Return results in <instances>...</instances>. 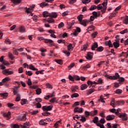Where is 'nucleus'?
<instances>
[{"instance_id": "1", "label": "nucleus", "mask_w": 128, "mask_h": 128, "mask_svg": "<svg viewBox=\"0 0 128 128\" xmlns=\"http://www.w3.org/2000/svg\"><path fill=\"white\" fill-rule=\"evenodd\" d=\"M10 69H5L2 71V74L4 76H10V74H14L13 71L10 70Z\"/></svg>"}, {"instance_id": "2", "label": "nucleus", "mask_w": 128, "mask_h": 128, "mask_svg": "<svg viewBox=\"0 0 128 128\" xmlns=\"http://www.w3.org/2000/svg\"><path fill=\"white\" fill-rule=\"evenodd\" d=\"M106 76L110 80H118V78H120V74H118V73H116L115 76H108V75H106Z\"/></svg>"}, {"instance_id": "3", "label": "nucleus", "mask_w": 128, "mask_h": 128, "mask_svg": "<svg viewBox=\"0 0 128 128\" xmlns=\"http://www.w3.org/2000/svg\"><path fill=\"white\" fill-rule=\"evenodd\" d=\"M42 110H44V112H48L50 110H52V106H43Z\"/></svg>"}, {"instance_id": "4", "label": "nucleus", "mask_w": 128, "mask_h": 128, "mask_svg": "<svg viewBox=\"0 0 128 128\" xmlns=\"http://www.w3.org/2000/svg\"><path fill=\"white\" fill-rule=\"evenodd\" d=\"M25 12H26L28 14H30L31 16H32V6H30L29 8H26Z\"/></svg>"}, {"instance_id": "5", "label": "nucleus", "mask_w": 128, "mask_h": 128, "mask_svg": "<svg viewBox=\"0 0 128 128\" xmlns=\"http://www.w3.org/2000/svg\"><path fill=\"white\" fill-rule=\"evenodd\" d=\"M93 56H94V52H88L87 54V56H86V58L88 60H90L92 58Z\"/></svg>"}, {"instance_id": "6", "label": "nucleus", "mask_w": 128, "mask_h": 128, "mask_svg": "<svg viewBox=\"0 0 128 128\" xmlns=\"http://www.w3.org/2000/svg\"><path fill=\"white\" fill-rule=\"evenodd\" d=\"M44 42L46 44H50V46H54V41L50 39H45Z\"/></svg>"}, {"instance_id": "7", "label": "nucleus", "mask_w": 128, "mask_h": 128, "mask_svg": "<svg viewBox=\"0 0 128 128\" xmlns=\"http://www.w3.org/2000/svg\"><path fill=\"white\" fill-rule=\"evenodd\" d=\"M118 116L122 118V120H128V117L126 116V113H122L118 115Z\"/></svg>"}, {"instance_id": "8", "label": "nucleus", "mask_w": 128, "mask_h": 128, "mask_svg": "<svg viewBox=\"0 0 128 128\" xmlns=\"http://www.w3.org/2000/svg\"><path fill=\"white\" fill-rule=\"evenodd\" d=\"M32 70H37L36 72V74H44V70L38 71V68H34V66H32Z\"/></svg>"}, {"instance_id": "9", "label": "nucleus", "mask_w": 128, "mask_h": 128, "mask_svg": "<svg viewBox=\"0 0 128 128\" xmlns=\"http://www.w3.org/2000/svg\"><path fill=\"white\" fill-rule=\"evenodd\" d=\"M90 22V20H82L81 22H80V24L84 26H86V24Z\"/></svg>"}, {"instance_id": "10", "label": "nucleus", "mask_w": 128, "mask_h": 128, "mask_svg": "<svg viewBox=\"0 0 128 128\" xmlns=\"http://www.w3.org/2000/svg\"><path fill=\"white\" fill-rule=\"evenodd\" d=\"M12 114L10 112H4L2 116L4 118H6L7 120H10V116Z\"/></svg>"}, {"instance_id": "11", "label": "nucleus", "mask_w": 128, "mask_h": 128, "mask_svg": "<svg viewBox=\"0 0 128 128\" xmlns=\"http://www.w3.org/2000/svg\"><path fill=\"white\" fill-rule=\"evenodd\" d=\"M38 81H33L32 82V89L33 90H38V85L36 84Z\"/></svg>"}, {"instance_id": "12", "label": "nucleus", "mask_w": 128, "mask_h": 128, "mask_svg": "<svg viewBox=\"0 0 128 128\" xmlns=\"http://www.w3.org/2000/svg\"><path fill=\"white\" fill-rule=\"evenodd\" d=\"M116 106H122V104H124V100H121L119 101H116L115 102Z\"/></svg>"}, {"instance_id": "13", "label": "nucleus", "mask_w": 128, "mask_h": 128, "mask_svg": "<svg viewBox=\"0 0 128 128\" xmlns=\"http://www.w3.org/2000/svg\"><path fill=\"white\" fill-rule=\"evenodd\" d=\"M98 48V42H94L92 46L91 50H96V48Z\"/></svg>"}, {"instance_id": "14", "label": "nucleus", "mask_w": 128, "mask_h": 128, "mask_svg": "<svg viewBox=\"0 0 128 128\" xmlns=\"http://www.w3.org/2000/svg\"><path fill=\"white\" fill-rule=\"evenodd\" d=\"M106 120H114V115H108L106 117Z\"/></svg>"}, {"instance_id": "15", "label": "nucleus", "mask_w": 128, "mask_h": 128, "mask_svg": "<svg viewBox=\"0 0 128 128\" xmlns=\"http://www.w3.org/2000/svg\"><path fill=\"white\" fill-rule=\"evenodd\" d=\"M44 20H46V22H49V24L54 22V20L50 16L48 18H45Z\"/></svg>"}, {"instance_id": "16", "label": "nucleus", "mask_w": 128, "mask_h": 128, "mask_svg": "<svg viewBox=\"0 0 128 128\" xmlns=\"http://www.w3.org/2000/svg\"><path fill=\"white\" fill-rule=\"evenodd\" d=\"M105 44L106 46H108L109 48H113L114 46V45H112V41H110V40L105 42Z\"/></svg>"}, {"instance_id": "17", "label": "nucleus", "mask_w": 128, "mask_h": 128, "mask_svg": "<svg viewBox=\"0 0 128 128\" xmlns=\"http://www.w3.org/2000/svg\"><path fill=\"white\" fill-rule=\"evenodd\" d=\"M94 90H96L94 88H90L88 90H86V92H87L86 94H87L88 96L90 94H92V92H94Z\"/></svg>"}, {"instance_id": "18", "label": "nucleus", "mask_w": 128, "mask_h": 128, "mask_svg": "<svg viewBox=\"0 0 128 128\" xmlns=\"http://www.w3.org/2000/svg\"><path fill=\"white\" fill-rule=\"evenodd\" d=\"M34 104L36 106V108H42V104H40V103L39 102H34Z\"/></svg>"}, {"instance_id": "19", "label": "nucleus", "mask_w": 128, "mask_h": 128, "mask_svg": "<svg viewBox=\"0 0 128 128\" xmlns=\"http://www.w3.org/2000/svg\"><path fill=\"white\" fill-rule=\"evenodd\" d=\"M88 86L86 84H82L80 86L81 90H86V88H88Z\"/></svg>"}, {"instance_id": "20", "label": "nucleus", "mask_w": 128, "mask_h": 128, "mask_svg": "<svg viewBox=\"0 0 128 128\" xmlns=\"http://www.w3.org/2000/svg\"><path fill=\"white\" fill-rule=\"evenodd\" d=\"M92 122H93L94 123V124H96L97 126V124H100V123H98V116H95V117L93 118Z\"/></svg>"}, {"instance_id": "21", "label": "nucleus", "mask_w": 128, "mask_h": 128, "mask_svg": "<svg viewBox=\"0 0 128 128\" xmlns=\"http://www.w3.org/2000/svg\"><path fill=\"white\" fill-rule=\"evenodd\" d=\"M74 24V20H72V22H68V28L70 30L72 26Z\"/></svg>"}, {"instance_id": "22", "label": "nucleus", "mask_w": 128, "mask_h": 128, "mask_svg": "<svg viewBox=\"0 0 128 128\" xmlns=\"http://www.w3.org/2000/svg\"><path fill=\"white\" fill-rule=\"evenodd\" d=\"M74 50V46H72V44H70L68 46V52H72Z\"/></svg>"}, {"instance_id": "23", "label": "nucleus", "mask_w": 128, "mask_h": 128, "mask_svg": "<svg viewBox=\"0 0 128 128\" xmlns=\"http://www.w3.org/2000/svg\"><path fill=\"white\" fill-rule=\"evenodd\" d=\"M28 126H30V122H26L24 123V124L23 126L22 124H20V126L22 128H28Z\"/></svg>"}, {"instance_id": "24", "label": "nucleus", "mask_w": 128, "mask_h": 128, "mask_svg": "<svg viewBox=\"0 0 128 128\" xmlns=\"http://www.w3.org/2000/svg\"><path fill=\"white\" fill-rule=\"evenodd\" d=\"M116 100L114 98H112L110 102V106H112L113 108H116Z\"/></svg>"}, {"instance_id": "25", "label": "nucleus", "mask_w": 128, "mask_h": 128, "mask_svg": "<svg viewBox=\"0 0 128 128\" xmlns=\"http://www.w3.org/2000/svg\"><path fill=\"white\" fill-rule=\"evenodd\" d=\"M94 30V26L92 25L86 29V30L87 32H92V30Z\"/></svg>"}, {"instance_id": "26", "label": "nucleus", "mask_w": 128, "mask_h": 128, "mask_svg": "<svg viewBox=\"0 0 128 128\" xmlns=\"http://www.w3.org/2000/svg\"><path fill=\"white\" fill-rule=\"evenodd\" d=\"M8 57L11 60H12L14 58V56L10 52H8Z\"/></svg>"}, {"instance_id": "27", "label": "nucleus", "mask_w": 128, "mask_h": 128, "mask_svg": "<svg viewBox=\"0 0 128 128\" xmlns=\"http://www.w3.org/2000/svg\"><path fill=\"white\" fill-rule=\"evenodd\" d=\"M44 18H48V16H50V14L48 11H44L42 14Z\"/></svg>"}, {"instance_id": "28", "label": "nucleus", "mask_w": 128, "mask_h": 128, "mask_svg": "<svg viewBox=\"0 0 128 128\" xmlns=\"http://www.w3.org/2000/svg\"><path fill=\"white\" fill-rule=\"evenodd\" d=\"M19 32H26V28H24V27L23 26H21L19 28Z\"/></svg>"}, {"instance_id": "29", "label": "nucleus", "mask_w": 128, "mask_h": 128, "mask_svg": "<svg viewBox=\"0 0 128 128\" xmlns=\"http://www.w3.org/2000/svg\"><path fill=\"white\" fill-rule=\"evenodd\" d=\"M36 94H38V96L40 94H42V90L40 88H38L36 90Z\"/></svg>"}, {"instance_id": "30", "label": "nucleus", "mask_w": 128, "mask_h": 128, "mask_svg": "<svg viewBox=\"0 0 128 128\" xmlns=\"http://www.w3.org/2000/svg\"><path fill=\"white\" fill-rule=\"evenodd\" d=\"M104 50V47H102V46H100L98 48H97L96 50V52H102Z\"/></svg>"}, {"instance_id": "31", "label": "nucleus", "mask_w": 128, "mask_h": 128, "mask_svg": "<svg viewBox=\"0 0 128 128\" xmlns=\"http://www.w3.org/2000/svg\"><path fill=\"white\" fill-rule=\"evenodd\" d=\"M40 6L41 8H44V6H48V4L44 2H42L40 4Z\"/></svg>"}, {"instance_id": "32", "label": "nucleus", "mask_w": 128, "mask_h": 128, "mask_svg": "<svg viewBox=\"0 0 128 128\" xmlns=\"http://www.w3.org/2000/svg\"><path fill=\"white\" fill-rule=\"evenodd\" d=\"M98 114V110H94L90 112V116H96Z\"/></svg>"}, {"instance_id": "33", "label": "nucleus", "mask_w": 128, "mask_h": 128, "mask_svg": "<svg viewBox=\"0 0 128 128\" xmlns=\"http://www.w3.org/2000/svg\"><path fill=\"white\" fill-rule=\"evenodd\" d=\"M0 96H3L4 98H6V96H8V92L0 93Z\"/></svg>"}, {"instance_id": "34", "label": "nucleus", "mask_w": 128, "mask_h": 128, "mask_svg": "<svg viewBox=\"0 0 128 128\" xmlns=\"http://www.w3.org/2000/svg\"><path fill=\"white\" fill-rule=\"evenodd\" d=\"M92 14L93 16L96 18L98 16H100V14H98L96 12H94Z\"/></svg>"}, {"instance_id": "35", "label": "nucleus", "mask_w": 128, "mask_h": 128, "mask_svg": "<svg viewBox=\"0 0 128 128\" xmlns=\"http://www.w3.org/2000/svg\"><path fill=\"white\" fill-rule=\"evenodd\" d=\"M50 16L52 18H58V14L56 12L52 13Z\"/></svg>"}, {"instance_id": "36", "label": "nucleus", "mask_w": 128, "mask_h": 128, "mask_svg": "<svg viewBox=\"0 0 128 128\" xmlns=\"http://www.w3.org/2000/svg\"><path fill=\"white\" fill-rule=\"evenodd\" d=\"M39 124H40V126H46V124H48V123L44 122V120H42L39 122Z\"/></svg>"}, {"instance_id": "37", "label": "nucleus", "mask_w": 128, "mask_h": 128, "mask_svg": "<svg viewBox=\"0 0 128 128\" xmlns=\"http://www.w3.org/2000/svg\"><path fill=\"white\" fill-rule=\"evenodd\" d=\"M80 95L78 93H74L71 95V98H78Z\"/></svg>"}, {"instance_id": "38", "label": "nucleus", "mask_w": 128, "mask_h": 128, "mask_svg": "<svg viewBox=\"0 0 128 128\" xmlns=\"http://www.w3.org/2000/svg\"><path fill=\"white\" fill-rule=\"evenodd\" d=\"M113 46L115 48H118L120 46V44L118 42H114Z\"/></svg>"}, {"instance_id": "39", "label": "nucleus", "mask_w": 128, "mask_h": 128, "mask_svg": "<svg viewBox=\"0 0 128 128\" xmlns=\"http://www.w3.org/2000/svg\"><path fill=\"white\" fill-rule=\"evenodd\" d=\"M14 4H20L22 0H10Z\"/></svg>"}, {"instance_id": "40", "label": "nucleus", "mask_w": 128, "mask_h": 128, "mask_svg": "<svg viewBox=\"0 0 128 128\" xmlns=\"http://www.w3.org/2000/svg\"><path fill=\"white\" fill-rule=\"evenodd\" d=\"M124 24H128V16H126L124 20L123 21Z\"/></svg>"}, {"instance_id": "41", "label": "nucleus", "mask_w": 128, "mask_h": 128, "mask_svg": "<svg viewBox=\"0 0 128 128\" xmlns=\"http://www.w3.org/2000/svg\"><path fill=\"white\" fill-rule=\"evenodd\" d=\"M8 80H10V78L8 77H6L2 80V82H8Z\"/></svg>"}, {"instance_id": "42", "label": "nucleus", "mask_w": 128, "mask_h": 128, "mask_svg": "<svg viewBox=\"0 0 128 128\" xmlns=\"http://www.w3.org/2000/svg\"><path fill=\"white\" fill-rule=\"evenodd\" d=\"M78 20L80 22H82V18H84V16L82 14H80L78 17Z\"/></svg>"}, {"instance_id": "43", "label": "nucleus", "mask_w": 128, "mask_h": 128, "mask_svg": "<svg viewBox=\"0 0 128 128\" xmlns=\"http://www.w3.org/2000/svg\"><path fill=\"white\" fill-rule=\"evenodd\" d=\"M81 119L80 120V122H84L86 121V118L84 116H81Z\"/></svg>"}, {"instance_id": "44", "label": "nucleus", "mask_w": 128, "mask_h": 128, "mask_svg": "<svg viewBox=\"0 0 128 128\" xmlns=\"http://www.w3.org/2000/svg\"><path fill=\"white\" fill-rule=\"evenodd\" d=\"M78 86H76L72 88V92H76V90H78Z\"/></svg>"}, {"instance_id": "45", "label": "nucleus", "mask_w": 128, "mask_h": 128, "mask_svg": "<svg viewBox=\"0 0 128 128\" xmlns=\"http://www.w3.org/2000/svg\"><path fill=\"white\" fill-rule=\"evenodd\" d=\"M55 62H57V64H63L62 60H55Z\"/></svg>"}, {"instance_id": "46", "label": "nucleus", "mask_w": 128, "mask_h": 128, "mask_svg": "<svg viewBox=\"0 0 128 128\" xmlns=\"http://www.w3.org/2000/svg\"><path fill=\"white\" fill-rule=\"evenodd\" d=\"M15 100L16 102H20V94L16 95V98Z\"/></svg>"}, {"instance_id": "47", "label": "nucleus", "mask_w": 128, "mask_h": 128, "mask_svg": "<svg viewBox=\"0 0 128 128\" xmlns=\"http://www.w3.org/2000/svg\"><path fill=\"white\" fill-rule=\"evenodd\" d=\"M86 48H88V44H85L82 47V50H86Z\"/></svg>"}, {"instance_id": "48", "label": "nucleus", "mask_w": 128, "mask_h": 128, "mask_svg": "<svg viewBox=\"0 0 128 128\" xmlns=\"http://www.w3.org/2000/svg\"><path fill=\"white\" fill-rule=\"evenodd\" d=\"M96 5L92 6L90 8L89 10H96Z\"/></svg>"}, {"instance_id": "49", "label": "nucleus", "mask_w": 128, "mask_h": 128, "mask_svg": "<svg viewBox=\"0 0 128 128\" xmlns=\"http://www.w3.org/2000/svg\"><path fill=\"white\" fill-rule=\"evenodd\" d=\"M122 92V90L120 89H117L116 90V94H120Z\"/></svg>"}, {"instance_id": "50", "label": "nucleus", "mask_w": 128, "mask_h": 128, "mask_svg": "<svg viewBox=\"0 0 128 128\" xmlns=\"http://www.w3.org/2000/svg\"><path fill=\"white\" fill-rule=\"evenodd\" d=\"M127 32H128V30L126 28L120 32V34H126Z\"/></svg>"}, {"instance_id": "51", "label": "nucleus", "mask_w": 128, "mask_h": 128, "mask_svg": "<svg viewBox=\"0 0 128 128\" xmlns=\"http://www.w3.org/2000/svg\"><path fill=\"white\" fill-rule=\"evenodd\" d=\"M96 8L98 10H102V4H98L96 6Z\"/></svg>"}, {"instance_id": "52", "label": "nucleus", "mask_w": 128, "mask_h": 128, "mask_svg": "<svg viewBox=\"0 0 128 128\" xmlns=\"http://www.w3.org/2000/svg\"><path fill=\"white\" fill-rule=\"evenodd\" d=\"M2 64L4 66H10V62L6 60H4L2 62Z\"/></svg>"}, {"instance_id": "53", "label": "nucleus", "mask_w": 128, "mask_h": 128, "mask_svg": "<svg viewBox=\"0 0 128 128\" xmlns=\"http://www.w3.org/2000/svg\"><path fill=\"white\" fill-rule=\"evenodd\" d=\"M58 44H66V40L60 39L58 40Z\"/></svg>"}, {"instance_id": "54", "label": "nucleus", "mask_w": 128, "mask_h": 128, "mask_svg": "<svg viewBox=\"0 0 128 128\" xmlns=\"http://www.w3.org/2000/svg\"><path fill=\"white\" fill-rule=\"evenodd\" d=\"M100 122L101 124H104L106 122V120L104 118H102L100 120Z\"/></svg>"}, {"instance_id": "55", "label": "nucleus", "mask_w": 128, "mask_h": 128, "mask_svg": "<svg viewBox=\"0 0 128 128\" xmlns=\"http://www.w3.org/2000/svg\"><path fill=\"white\" fill-rule=\"evenodd\" d=\"M26 120V114H24L22 118L20 119V120Z\"/></svg>"}, {"instance_id": "56", "label": "nucleus", "mask_w": 128, "mask_h": 128, "mask_svg": "<svg viewBox=\"0 0 128 128\" xmlns=\"http://www.w3.org/2000/svg\"><path fill=\"white\" fill-rule=\"evenodd\" d=\"M50 102H56V98H52L50 100Z\"/></svg>"}, {"instance_id": "57", "label": "nucleus", "mask_w": 128, "mask_h": 128, "mask_svg": "<svg viewBox=\"0 0 128 128\" xmlns=\"http://www.w3.org/2000/svg\"><path fill=\"white\" fill-rule=\"evenodd\" d=\"M64 26V22H62L58 24V28H62V26Z\"/></svg>"}, {"instance_id": "58", "label": "nucleus", "mask_w": 128, "mask_h": 128, "mask_svg": "<svg viewBox=\"0 0 128 128\" xmlns=\"http://www.w3.org/2000/svg\"><path fill=\"white\" fill-rule=\"evenodd\" d=\"M122 82H124V78H119V84H122Z\"/></svg>"}, {"instance_id": "59", "label": "nucleus", "mask_w": 128, "mask_h": 128, "mask_svg": "<svg viewBox=\"0 0 128 128\" xmlns=\"http://www.w3.org/2000/svg\"><path fill=\"white\" fill-rule=\"evenodd\" d=\"M74 80H80V78L78 76H74Z\"/></svg>"}, {"instance_id": "60", "label": "nucleus", "mask_w": 128, "mask_h": 128, "mask_svg": "<svg viewBox=\"0 0 128 128\" xmlns=\"http://www.w3.org/2000/svg\"><path fill=\"white\" fill-rule=\"evenodd\" d=\"M46 88H50V89H52V86L50 84H46Z\"/></svg>"}, {"instance_id": "61", "label": "nucleus", "mask_w": 128, "mask_h": 128, "mask_svg": "<svg viewBox=\"0 0 128 128\" xmlns=\"http://www.w3.org/2000/svg\"><path fill=\"white\" fill-rule=\"evenodd\" d=\"M97 126H99L100 128H104V124H97Z\"/></svg>"}, {"instance_id": "62", "label": "nucleus", "mask_w": 128, "mask_h": 128, "mask_svg": "<svg viewBox=\"0 0 128 128\" xmlns=\"http://www.w3.org/2000/svg\"><path fill=\"white\" fill-rule=\"evenodd\" d=\"M33 20L34 22H36L38 20V16L34 15L33 16Z\"/></svg>"}, {"instance_id": "63", "label": "nucleus", "mask_w": 128, "mask_h": 128, "mask_svg": "<svg viewBox=\"0 0 128 128\" xmlns=\"http://www.w3.org/2000/svg\"><path fill=\"white\" fill-rule=\"evenodd\" d=\"M118 124H112V128H118Z\"/></svg>"}, {"instance_id": "64", "label": "nucleus", "mask_w": 128, "mask_h": 128, "mask_svg": "<svg viewBox=\"0 0 128 128\" xmlns=\"http://www.w3.org/2000/svg\"><path fill=\"white\" fill-rule=\"evenodd\" d=\"M0 70H6V67H5V66H4L3 64H2L0 65Z\"/></svg>"}]
</instances>
